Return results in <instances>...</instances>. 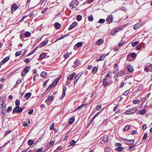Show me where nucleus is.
Masks as SVG:
<instances>
[{"label": "nucleus", "mask_w": 152, "mask_h": 152, "mask_svg": "<svg viewBox=\"0 0 152 152\" xmlns=\"http://www.w3.org/2000/svg\"><path fill=\"white\" fill-rule=\"evenodd\" d=\"M41 76L44 77L47 76V74L45 72H42L40 74Z\"/></svg>", "instance_id": "c756f323"}, {"label": "nucleus", "mask_w": 152, "mask_h": 152, "mask_svg": "<svg viewBox=\"0 0 152 152\" xmlns=\"http://www.w3.org/2000/svg\"><path fill=\"white\" fill-rule=\"evenodd\" d=\"M139 43V42L138 41H136L134 42H133L131 43L132 45V46L134 47L136 45H138Z\"/></svg>", "instance_id": "c9c22d12"}, {"label": "nucleus", "mask_w": 152, "mask_h": 152, "mask_svg": "<svg viewBox=\"0 0 152 152\" xmlns=\"http://www.w3.org/2000/svg\"><path fill=\"white\" fill-rule=\"evenodd\" d=\"M120 139L121 141H124L125 144L128 145H132L134 142V140L133 139L128 140L122 137H120Z\"/></svg>", "instance_id": "f257e3e1"}, {"label": "nucleus", "mask_w": 152, "mask_h": 152, "mask_svg": "<svg viewBox=\"0 0 152 152\" xmlns=\"http://www.w3.org/2000/svg\"><path fill=\"white\" fill-rule=\"evenodd\" d=\"M110 149L109 148L107 147L104 149L105 152H109L110 151Z\"/></svg>", "instance_id": "8fccbe9b"}, {"label": "nucleus", "mask_w": 152, "mask_h": 152, "mask_svg": "<svg viewBox=\"0 0 152 152\" xmlns=\"http://www.w3.org/2000/svg\"><path fill=\"white\" fill-rule=\"evenodd\" d=\"M23 109L21 107H19L16 106L13 110L12 113H21L23 111Z\"/></svg>", "instance_id": "39448f33"}, {"label": "nucleus", "mask_w": 152, "mask_h": 152, "mask_svg": "<svg viewBox=\"0 0 152 152\" xmlns=\"http://www.w3.org/2000/svg\"><path fill=\"white\" fill-rule=\"evenodd\" d=\"M9 58H10L9 56H7L4 58V61L6 62L9 59Z\"/></svg>", "instance_id": "680f3d73"}, {"label": "nucleus", "mask_w": 152, "mask_h": 152, "mask_svg": "<svg viewBox=\"0 0 152 152\" xmlns=\"http://www.w3.org/2000/svg\"><path fill=\"white\" fill-rule=\"evenodd\" d=\"M12 109V107L11 106H9L8 107L7 111V112H9L10 111H11Z\"/></svg>", "instance_id": "e2e57ef3"}, {"label": "nucleus", "mask_w": 152, "mask_h": 152, "mask_svg": "<svg viewBox=\"0 0 152 152\" xmlns=\"http://www.w3.org/2000/svg\"><path fill=\"white\" fill-rule=\"evenodd\" d=\"M75 118H74L72 117V118H70L69 119V122H68L70 124H72L73 123L74 121H75Z\"/></svg>", "instance_id": "4be33fe9"}, {"label": "nucleus", "mask_w": 152, "mask_h": 152, "mask_svg": "<svg viewBox=\"0 0 152 152\" xmlns=\"http://www.w3.org/2000/svg\"><path fill=\"white\" fill-rule=\"evenodd\" d=\"M129 93V91L127 90L126 91H125L124 93L123 94V95H125V96H127L128 94Z\"/></svg>", "instance_id": "bf43d9fd"}, {"label": "nucleus", "mask_w": 152, "mask_h": 152, "mask_svg": "<svg viewBox=\"0 0 152 152\" xmlns=\"http://www.w3.org/2000/svg\"><path fill=\"white\" fill-rule=\"evenodd\" d=\"M11 132H12L11 130H10L9 131H7L5 134L4 136H7V135H8L9 134L11 133Z\"/></svg>", "instance_id": "5fc2aeb1"}, {"label": "nucleus", "mask_w": 152, "mask_h": 152, "mask_svg": "<svg viewBox=\"0 0 152 152\" xmlns=\"http://www.w3.org/2000/svg\"><path fill=\"white\" fill-rule=\"evenodd\" d=\"M112 73L111 72H109L107 74H106V77L104 79L105 80H107L110 77V75H111Z\"/></svg>", "instance_id": "5701e85b"}, {"label": "nucleus", "mask_w": 152, "mask_h": 152, "mask_svg": "<svg viewBox=\"0 0 152 152\" xmlns=\"http://www.w3.org/2000/svg\"><path fill=\"white\" fill-rule=\"evenodd\" d=\"M79 4V1L77 0H73L70 4V6L72 8L75 7Z\"/></svg>", "instance_id": "20e7f679"}, {"label": "nucleus", "mask_w": 152, "mask_h": 152, "mask_svg": "<svg viewBox=\"0 0 152 152\" xmlns=\"http://www.w3.org/2000/svg\"><path fill=\"white\" fill-rule=\"evenodd\" d=\"M31 94V93L30 92L26 93L25 94L24 97L26 98V99H28L30 97Z\"/></svg>", "instance_id": "aec40b11"}, {"label": "nucleus", "mask_w": 152, "mask_h": 152, "mask_svg": "<svg viewBox=\"0 0 152 152\" xmlns=\"http://www.w3.org/2000/svg\"><path fill=\"white\" fill-rule=\"evenodd\" d=\"M106 80H105L104 79H103V84L104 86H107L108 85V82Z\"/></svg>", "instance_id": "bb28decb"}, {"label": "nucleus", "mask_w": 152, "mask_h": 152, "mask_svg": "<svg viewBox=\"0 0 152 152\" xmlns=\"http://www.w3.org/2000/svg\"><path fill=\"white\" fill-rule=\"evenodd\" d=\"M33 141L31 140H29L28 141V143L29 145H32L33 143Z\"/></svg>", "instance_id": "e433bc0d"}, {"label": "nucleus", "mask_w": 152, "mask_h": 152, "mask_svg": "<svg viewBox=\"0 0 152 152\" xmlns=\"http://www.w3.org/2000/svg\"><path fill=\"white\" fill-rule=\"evenodd\" d=\"M99 114H100L99 112L97 113H96V114L94 115L93 117L92 118V121L93 120H94L95 118Z\"/></svg>", "instance_id": "09e8293b"}, {"label": "nucleus", "mask_w": 152, "mask_h": 152, "mask_svg": "<svg viewBox=\"0 0 152 152\" xmlns=\"http://www.w3.org/2000/svg\"><path fill=\"white\" fill-rule=\"evenodd\" d=\"M75 75V73H73L72 74L70 75L69 77H67V79L69 80H72Z\"/></svg>", "instance_id": "ddd939ff"}, {"label": "nucleus", "mask_w": 152, "mask_h": 152, "mask_svg": "<svg viewBox=\"0 0 152 152\" xmlns=\"http://www.w3.org/2000/svg\"><path fill=\"white\" fill-rule=\"evenodd\" d=\"M82 19V16L81 15H78L77 16V18H76L77 20L78 21H79L81 20Z\"/></svg>", "instance_id": "58836bf2"}, {"label": "nucleus", "mask_w": 152, "mask_h": 152, "mask_svg": "<svg viewBox=\"0 0 152 152\" xmlns=\"http://www.w3.org/2000/svg\"><path fill=\"white\" fill-rule=\"evenodd\" d=\"M125 41H124L122 39L120 41L118 45L120 47H122L125 44Z\"/></svg>", "instance_id": "b1692460"}, {"label": "nucleus", "mask_w": 152, "mask_h": 152, "mask_svg": "<svg viewBox=\"0 0 152 152\" xmlns=\"http://www.w3.org/2000/svg\"><path fill=\"white\" fill-rule=\"evenodd\" d=\"M49 41V40L47 39H46L45 41H44L41 43V44L42 45V46H45V45H47L48 44V42Z\"/></svg>", "instance_id": "a211bd4d"}, {"label": "nucleus", "mask_w": 152, "mask_h": 152, "mask_svg": "<svg viewBox=\"0 0 152 152\" xmlns=\"http://www.w3.org/2000/svg\"><path fill=\"white\" fill-rule=\"evenodd\" d=\"M30 66L28 67V66H26L23 70V71H25L26 73H27L30 70Z\"/></svg>", "instance_id": "393cba45"}, {"label": "nucleus", "mask_w": 152, "mask_h": 152, "mask_svg": "<svg viewBox=\"0 0 152 152\" xmlns=\"http://www.w3.org/2000/svg\"><path fill=\"white\" fill-rule=\"evenodd\" d=\"M142 25V23L140 22L139 23L135 25L134 26L133 28L134 29L136 30L141 27Z\"/></svg>", "instance_id": "1a4fd4ad"}, {"label": "nucleus", "mask_w": 152, "mask_h": 152, "mask_svg": "<svg viewBox=\"0 0 152 152\" xmlns=\"http://www.w3.org/2000/svg\"><path fill=\"white\" fill-rule=\"evenodd\" d=\"M22 52L21 51H18L15 54L16 56H18L21 54Z\"/></svg>", "instance_id": "37998d69"}, {"label": "nucleus", "mask_w": 152, "mask_h": 152, "mask_svg": "<svg viewBox=\"0 0 152 152\" xmlns=\"http://www.w3.org/2000/svg\"><path fill=\"white\" fill-rule=\"evenodd\" d=\"M130 128L131 127L129 126H126L124 128V130L126 131H128L129 129H130Z\"/></svg>", "instance_id": "ea45409f"}, {"label": "nucleus", "mask_w": 152, "mask_h": 152, "mask_svg": "<svg viewBox=\"0 0 152 152\" xmlns=\"http://www.w3.org/2000/svg\"><path fill=\"white\" fill-rule=\"evenodd\" d=\"M16 106L19 107L20 104V101L19 100H16L15 102Z\"/></svg>", "instance_id": "f704fd0d"}, {"label": "nucleus", "mask_w": 152, "mask_h": 152, "mask_svg": "<svg viewBox=\"0 0 152 152\" xmlns=\"http://www.w3.org/2000/svg\"><path fill=\"white\" fill-rule=\"evenodd\" d=\"M29 17H31L34 15V12H31L29 14Z\"/></svg>", "instance_id": "338daca9"}, {"label": "nucleus", "mask_w": 152, "mask_h": 152, "mask_svg": "<svg viewBox=\"0 0 152 152\" xmlns=\"http://www.w3.org/2000/svg\"><path fill=\"white\" fill-rule=\"evenodd\" d=\"M105 20L104 19L101 18L99 20L98 22L100 23H103L105 22Z\"/></svg>", "instance_id": "72a5a7b5"}, {"label": "nucleus", "mask_w": 152, "mask_h": 152, "mask_svg": "<svg viewBox=\"0 0 152 152\" xmlns=\"http://www.w3.org/2000/svg\"><path fill=\"white\" fill-rule=\"evenodd\" d=\"M137 110V108L135 107H134L132 108H130L128 109L126 111V113L127 114H131L135 113Z\"/></svg>", "instance_id": "7ed1b4c3"}, {"label": "nucleus", "mask_w": 152, "mask_h": 152, "mask_svg": "<svg viewBox=\"0 0 152 152\" xmlns=\"http://www.w3.org/2000/svg\"><path fill=\"white\" fill-rule=\"evenodd\" d=\"M46 56V54L44 53H43L40 54V57L41 58H44Z\"/></svg>", "instance_id": "79ce46f5"}, {"label": "nucleus", "mask_w": 152, "mask_h": 152, "mask_svg": "<svg viewBox=\"0 0 152 152\" xmlns=\"http://www.w3.org/2000/svg\"><path fill=\"white\" fill-rule=\"evenodd\" d=\"M130 55H127L126 59L127 60L129 61H132L133 59L132 58V57H131V56Z\"/></svg>", "instance_id": "a878e982"}, {"label": "nucleus", "mask_w": 152, "mask_h": 152, "mask_svg": "<svg viewBox=\"0 0 152 152\" xmlns=\"http://www.w3.org/2000/svg\"><path fill=\"white\" fill-rule=\"evenodd\" d=\"M74 64L76 66H78L79 64V63L78 59L76 60L74 62Z\"/></svg>", "instance_id": "a18cd8bd"}, {"label": "nucleus", "mask_w": 152, "mask_h": 152, "mask_svg": "<svg viewBox=\"0 0 152 152\" xmlns=\"http://www.w3.org/2000/svg\"><path fill=\"white\" fill-rule=\"evenodd\" d=\"M103 42V40L102 39H99L96 42V44L97 45H101Z\"/></svg>", "instance_id": "cd10ccee"}, {"label": "nucleus", "mask_w": 152, "mask_h": 152, "mask_svg": "<svg viewBox=\"0 0 152 152\" xmlns=\"http://www.w3.org/2000/svg\"><path fill=\"white\" fill-rule=\"evenodd\" d=\"M6 107V104L2 102L1 104H0V110L2 114H5Z\"/></svg>", "instance_id": "f03ea898"}, {"label": "nucleus", "mask_w": 152, "mask_h": 152, "mask_svg": "<svg viewBox=\"0 0 152 152\" xmlns=\"http://www.w3.org/2000/svg\"><path fill=\"white\" fill-rule=\"evenodd\" d=\"M54 125V123H52V124L50 125V130H52L53 129V127Z\"/></svg>", "instance_id": "c03bdc74"}, {"label": "nucleus", "mask_w": 152, "mask_h": 152, "mask_svg": "<svg viewBox=\"0 0 152 152\" xmlns=\"http://www.w3.org/2000/svg\"><path fill=\"white\" fill-rule=\"evenodd\" d=\"M76 143L75 141L74 140H72L70 142V144L71 145H75Z\"/></svg>", "instance_id": "4c0bfd02"}, {"label": "nucleus", "mask_w": 152, "mask_h": 152, "mask_svg": "<svg viewBox=\"0 0 152 152\" xmlns=\"http://www.w3.org/2000/svg\"><path fill=\"white\" fill-rule=\"evenodd\" d=\"M126 74V73L123 70H122L120 72H118L117 74L115 75V77H121L123 76L124 75Z\"/></svg>", "instance_id": "423d86ee"}, {"label": "nucleus", "mask_w": 152, "mask_h": 152, "mask_svg": "<svg viewBox=\"0 0 152 152\" xmlns=\"http://www.w3.org/2000/svg\"><path fill=\"white\" fill-rule=\"evenodd\" d=\"M102 141L105 143H107L108 142V138L107 135H105L103 136L102 138Z\"/></svg>", "instance_id": "9b49d317"}, {"label": "nucleus", "mask_w": 152, "mask_h": 152, "mask_svg": "<svg viewBox=\"0 0 152 152\" xmlns=\"http://www.w3.org/2000/svg\"><path fill=\"white\" fill-rule=\"evenodd\" d=\"M101 108V106L100 105H97L96 107V109L98 110H99Z\"/></svg>", "instance_id": "13d9d810"}, {"label": "nucleus", "mask_w": 152, "mask_h": 152, "mask_svg": "<svg viewBox=\"0 0 152 152\" xmlns=\"http://www.w3.org/2000/svg\"><path fill=\"white\" fill-rule=\"evenodd\" d=\"M88 20L90 21H92L94 20L93 16L92 15L88 16Z\"/></svg>", "instance_id": "2f4dec72"}, {"label": "nucleus", "mask_w": 152, "mask_h": 152, "mask_svg": "<svg viewBox=\"0 0 152 152\" xmlns=\"http://www.w3.org/2000/svg\"><path fill=\"white\" fill-rule=\"evenodd\" d=\"M77 25V23L76 22H73L69 26L68 30H70L73 28Z\"/></svg>", "instance_id": "6e6552de"}, {"label": "nucleus", "mask_w": 152, "mask_h": 152, "mask_svg": "<svg viewBox=\"0 0 152 152\" xmlns=\"http://www.w3.org/2000/svg\"><path fill=\"white\" fill-rule=\"evenodd\" d=\"M105 56L104 54L102 55L100 57L99 59L96 60V61H99L103 60Z\"/></svg>", "instance_id": "412c9836"}, {"label": "nucleus", "mask_w": 152, "mask_h": 152, "mask_svg": "<svg viewBox=\"0 0 152 152\" xmlns=\"http://www.w3.org/2000/svg\"><path fill=\"white\" fill-rule=\"evenodd\" d=\"M54 99V97L53 96H49L46 100V101L48 102H50L52 101Z\"/></svg>", "instance_id": "6ab92c4d"}, {"label": "nucleus", "mask_w": 152, "mask_h": 152, "mask_svg": "<svg viewBox=\"0 0 152 152\" xmlns=\"http://www.w3.org/2000/svg\"><path fill=\"white\" fill-rule=\"evenodd\" d=\"M48 8L47 7L45 8L43 10H42L41 11L42 14H44L46 12V11H47V10H48Z\"/></svg>", "instance_id": "a19ab883"}, {"label": "nucleus", "mask_w": 152, "mask_h": 152, "mask_svg": "<svg viewBox=\"0 0 152 152\" xmlns=\"http://www.w3.org/2000/svg\"><path fill=\"white\" fill-rule=\"evenodd\" d=\"M113 20V16L111 15H110L106 19L107 22L108 23H110Z\"/></svg>", "instance_id": "0eeeda50"}, {"label": "nucleus", "mask_w": 152, "mask_h": 152, "mask_svg": "<svg viewBox=\"0 0 152 152\" xmlns=\"http://www.w3.org/2000/svg\"><path fill=\"white\" fill-rule=\"evenodd\" d=\"M83 43L81 42H79L77 43L74 46V48H75L76 46L77 48L80 47L82 46Z\"/></svg>", "instance_id": "4468645a"}, {"label": "nucleus", "mask_w": 152, "mask_h": 152, "mask_svg": "<svg viewBox=\"0 0 152 152\" xmlns=\"http://www.w3.org/2000/svg\"><path fill=\"white\" fill-rule=\"evenodd\" d=\"M147 135H148V133H145L144 134V136L142 138V140H144L145 139H146L147 137Z\"/></svg>", "instance_id": "603ef678"}, {"label": "nucleus", "mask_w": 152, "mask_h": 152, "mask_svg": "<svg viewBox=\"0 0 152 152\" xmlns=\"http://www.w3.org/2000/svg\"><path fill=\"white\" fill-rule=\"evenodd\" d=\"M31 33L29 31H26L24 33V35L26 37H28L31 36Z\"/></svg>", "instance_id": "2eb2a0df"}, {"label": "nucleus", "mask_w": 152, "mask_h": 152, "mask_svg": "<svg viewBox=\"0 0 152 152\" xmlns=\"http://www.w3.org/2000/svg\"><path fill=\"white\" fill-rule=\"evenodd\" d=\"M115 30H113L110 32V34L111 35H113L115 34Z\"/></svg>", "instance_id": "69168bd1"}, {"label": "nucleus", "mask_w": 152, "mask_h": 152, "mask_svg": "<svg viewBox=\"0 0 152 152\" xmlns=\"http://www.w3.org/2000/svg\"><path fill=\"white\" fill-rule=\"evenodd\" d=\"M123 150V148L121 147H118L117 148V151H121Z\"/></svg>", "instance_id": "de8ad7c7"}, {"label": "nucleus", "mask_w": 152, "mask_h": 152, "mask_svg": "<svg viewBox=\"0 0 152 152\" xmlns=\"http://www.w3.org/2000/svg\"><path fill=\"white\" fill-rule=\"evenodd\" d=\"M64 58H66L69 57V55L68 52H67L64 55Z\"/></svg>", "instance_id": "49530a36"}, {"label": "nucleus", "mask_w": 152, "mask_h": 152, "mask_svg": "<svg viewBox=\"0 0 152 152\" xmlns=\"http://www.w3.org/2000/svg\"><path fill=\"white\" fill-rule=\"evenodd\" d=\"M83 74V73L82 72H80L77 74L76 76L80 78Z\"/></svg>", "instance_id": "0e129e2a"}, {"label": "nucleus", "mask_w": 152, "mask_h": 152, "mask_svg": "<svg viewBox=\"0 0 152 152\" xmlns=\"http://www.w3.org/2000/svg\"><path fill=\"white\" fill-rule=\"evenodd\" d=\"M56 83L54 81L50 85V86H49V87L48 88L47 90H48V89H49L51 87H53V86H54L56 84L55 83Z\"/></svg>", "instance_id": "473e14b6"}, {"label": "nucleus", "mask_w": 152, "mask_h": 152, "mask_svg": "<svg viewBox=\"0 0 152 152\" xmlns=\"http://www.w3.org/2000/svg\"><path fill=\"white\" fill-rule=\"evenodd\" d=\"M21 82V79H19L16 82V83L17 84H20Z\"/></svg>", "instance_id": "774afa93"}, {"label": "nucleus", "mask_w": 152, "mask_h": 152, "mask_svg": "<svg viewBox=\"0 0 152 152\" xmlns=\"http://www.w3.org/2000/svg\"><path fill=\"white\" fill-rule=\"evenodd\" d=\"M54 25L56 28L57 29L60 28L61 27L60 24H59V23L58 22H56L55 23Z\"/></svg>", "instance_id": "f8f14e48"}, {"label": "nucleus", "mask_w": 152, "mask_h": 152, "mask_svg": "<svg viewBox=\"0 0 152 152\" xmlns=\"http://www.w3.org/2000/svg\"><path fill=\"white\" fill-rule=\"evenodd\" d=\"M18 6L16 4H13L11 7V12H13L18 8Z\"/></svg>", "instance_id": "9d476101"}, {"label": "nucleus", "mask_w": 152, "mask_h": 152, "mask_svg": "<svg viewBox=\"0 0 152 152\" xmlns=\"http://www.w3.org/2000/svg\"><path fill=\"white\" fill-rule=\"evenodd\" d=\"M129 54L130 55L131 57H132L133 59L135 58L137 56V54L134 53H130Z\"/></svg>", "instance_id": "f3484780"}, {"label": "nucleus", "mask_w": 152, "mask_h": 152, "mask_svg": "<svg viewBox=\"0 0 152 152\" xmlns=\"http://www.w3.org/2000/svg\"><path fill=\"white\" fill-rule=\"evenodd\" d=\"M139 112L140 114L142 115L146 113V110L145 109H143L140 110Z\"/></svg>", "instance_id": "c85d7f7f"}, {"label": "nucleus", "mask_w": 152, "mask_h": 152, "mask_svg": "<svg viewBox=\"0 0 152 152\" xmlns=\"http://www.w3.org/2000/svg\"><path fill=\"white\" fill-rule=\"evenodd\" d=\"M64 38V36L62 35L60 37L57 38V39L56 40V41H58L61 39Z\"/></svg>", "instance_id": "052dcab7"}, {"label": "nucleus", "mask_w": 152, "mask_h": 152, "mask_svg": "<svg viewBox=\"0 0 152 152\" xmlns=\"http://www.w3.org/2000/svg\"><path fill=\"white\" fill-rule=\"evenodd\" d=\"M127 69L128 71L130 72H132L133 71V69L132 66L130 65H129L127 67Z\"/></svg>", "instance_id": "dca6fc26"}, {"label": "nucleus", "mask_w": 152, "mask_h": 152, "mask_svg": "<svg viewBox=\"0 0 152 152\" xmlns=\"http://www.w3.org/2000/svg\"><path fill=\"white\" fill-rule=\"evenodd\" d=\"M140 102V101L139 100H135L133 101V103L134 104H136L137 103H139Z\"/></svg>", "instance_id": "3c124183"}, {"label": "nucleus", "mask_w": 152, "mask_h": 152, "mask_svg": "<svg viewBox=\"0 0 152 152\" xmlns=\"http://www.w3.org/2000/svg\"><path fill=\"white\" fill-rule=\"evenodd\" d=\"M43 150V148L41 147L40 148L38 149L37 152H41Z\"/></svg>", "instance_id": "4d7b16f0"}, {"label": "nucleus", "mask_w": 152, "mask_h": 152, "mask_svg": "<svg viewBox=\"0 0 152 152\" xmlns=\"http://www.w3.org/2000/svg\"><path fill=\"white\" fill-rule=\"evenodd\" d=\"M79 78H80L76 76L75 77V78L74 80V83H76L77 82L78 80L79 79Z\"/></svg>", "instance_id": "864d4df0"}, {"label": "nucleus", "mask_w": 152, "mask_h": 152, "mask_svg": "<svg viewBox=\"0 0 152 152\" xmlns=\"http://www.w3.org/2000/svg\"><path fill=\"white\" fill-rule=\"evenodd\" d=\"M60 78H61V77H60L59 78H57L56 79H55V80L54 81L56 83H55L56 84H57L58 83Z\"/></svg>", "instance_id": "6e6d98bb"}, {"label": "nucleus", "mask_w": 152, "mask_h": 152, "mask_svg": "<svg viewBox=\"0 0 152 152\" xmlns=\"http://www.w3.org/2000/svg\"><path fill=\"white\" fill-rule=\"evenodd\" d=\"M98 70V68L96 66H95L94 67L92 70V72L93 74L95 73Z\"/></svg>", "instance_id": "7c9ffc66"}]
</instances>
